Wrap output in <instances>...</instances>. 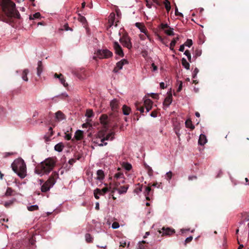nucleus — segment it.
I'll use <instances>...</instances> for the list:
<instances>
[{
	"label": "nucleus",
	"instance_id": "1",
	"mask_svg": "<svg viewBox=\"0 0 249 249\" xmlns=\"http://www.w3.org/2000/svg\"><path fill=\"white\" fill-rule=\"evenodd\" d=\"M2 11L0 12V20L12 24L13 18L19 19L20 15L16 9L15 3L10 0H3L1 3Z\"/></svg>",
	"mask_w": 249,
	"mask_h": 249
},
{
	"label": "nucleus",
	"instance_id": "2",
	"mask_svg": "<svg viewBox=\"0 0 249 249\" xmlns=\"http://www.w3.org/2000/svg\"><path fill=\"white\" fill-rule=\"evenodd\" d=\"M55 162L52 158H49L37 165L36 167L35 173L41 176L48 174L55 166Z\"/></svg>",
	"mask_w": 249,
	"mask_h": 249
},
{
	"label": "nucleus",
	"instance_id": "3",
	"mask_svg": "<svg viewBox=\"0 0 249 249\" xmlns=\"http://www.w3.org/2000/svg\"><path fill=\"white\" fill-rule=\"evenodd\" d=\"M12 170L21 178L26 176V166L22 159H18L14 161L11 165Z\"/></svg>",
	"mask_w": 249,
	"mask_h": 249
},
{
	"label": "nucleus",
	"instance_id": "4",
	"mask_svg": "<svg viewBox=\"0 0 249 249\" xmlns=\"http://www.w3.org/2000/svg\"><path fill=\"white\" fill-rule=\"evenodd\" d=\"M58 177V174L53 172L49 179L41 186V190L42 192L48 191L50 188L55 183V179Z\"/></svg>",
	"mask_w": 249,
	"mask_h": 249
},
{
	"label": "nucleus",
	"instance_id": "5",
	"mask_svg": "<svg viewBox=\"0 0 249 249\" xmlns=\"http://www.w3.org/2000/svg\"><path fill=\"white\" fill-rule=\"evenodd\" d=\"M96 55L99 59H107L113 56V53L107 49H99L97 51Z\"/></svg>",
	"mask_w": 249,
	"mask_h": 249
},
{
	"label": "nucleus",
	"instance_id": "6",
	"mask_svg": "<svg viewBox=\"0 0 249 249\" xmlns=\"http://www.w3.org/2000/svg\"><path fill=\"white\" fill-rule=\"evenodd\" d=\"M115 133L113 132L108 133L106 136H104V134L100 132L99 134V137L101 139V143L99 144V145L100 146H103V145H106L107 144V142H104L105 141L108 140H112L114 138V135Z\"/></svg>",
	"mask_w": 249,
	"mask_h": 249
},
{
	"label": "nucleus",
	"instance_id": "7",
	"mask_svg": "<svg viewBox=\"0 0 249 249\" xmlns=\"http://www.w3.org/2000/svg\"><path fill=\"white\" fill-rule=\"evenodd\" d=\"M113 47L115 50V53L116 54H118L121 57H123L124 56V53L123 49L118 42L114 41L113 42Z\"/></svg>",
	"mask_w": 249,
	"mask_h": 249
},
{
	"label": "nucleus",
	"instance_id": "8",
	"mask_svg": "<svg viewBox=\"0 0 249 249\" xmlns=\"http://www.w3.org/2000/svg\"><path fill=\"white\" fill-rule=\"evenodd\" d=\"M101 123L103 125L106 129L108 128V124L110 123L109 118L107 114H102L100 117Z\"/></svg>",
	"mask_w": 249,
	"mask_h": 249
},
{
	"label": "nucleus",
	"instance_id": "9",
	"mask_svg": "<svg viewBox=\"0 0 249 249\" xmlns=\"http://www.w3.org/2000/svg\"><path fill=\"white\" fill-rule=\"evenodd\" d=\"M128 62L126 59H123L121 61L118 62L116 63V65L115 67L114 68L113 70V72L114 73H117L118 72L119 70H121L123 68V67L124 65L128 64Z\"/></svg>",
	"mask_w": 249,
	"mask_h": 249
},
{
	"label": "nucleus",
	"instance_id": "10",
	"mask_svg": "<svg viewBox=\"0 0 249 249\" xmlns=\"http://www.w3.org/2000/svg\"><path fill=\"white\" fill-rule=\"evenodd\" d=\"M120 41L123 44L124 47H126L128 49H131L132 46L129 37H123L120 38Z\"/></svg>",
	"mask_w": 249,
	"mask_h": 249
},
{
	"label": "nucleus",
	"instance_id": "11",
	"mask_svg": "<svg viewBox=\"0 0 249 249\" xmlns=\"http://www.w3.org/2000/svg\"><path fill=\"white\" fill-rule=\"evenodd\" d=\"M160 233H162V235H171L175 232L174 229L171 228H165L163 227L161 230L159 231Z\"/></svg>",
	"mask_w": 249,
	"mask_h": 249
},
{
	"label": "nucleus",
	"instance_id": "12",
	"mask_svg": "<svg viewBox=\"0 0 249 249\" xmlns=\"http://www.w3.org/2000/svg\"><path fill=\"white\" fill-rule=\"evenodd\" d=\"M119 112L118 111H112L109 115V120L111 122L114 123L115 124H117V123L119 121Z\"/></svg>",
	"mask_w": 249,
	"mask_h": 249
},
{
	"label": "nucleus",
	"instance_id": "13",
	"mask_svg": "<svg viewBox=\"0 0 249 249\" xmlns=\"http://www.w3.org/2000/svg\"><path fill=\"white\" fill-rule=\"evenodd\" d=\"M119 102L116 99L112 100L110 103L112 111H118Z\"/></svg>",
	"mask_w": 249,
	"mask_h": 249
},
{
	"label": "nucleus",
	"instance_id": "14",
	"mask_svg": "<svg viewBox=\"0 0 249 249\" xmlns=\"http://www.w3.org/2000/svg\"><path fill=\"white\" fill-rule=\"evenodd\" d=\"M153 102L149 99H146L144 100L143 106H144L146 110V112H149L152 108Z\"/></svg>",
	"mask_w": 249,
	"mask_h": 249
},
{
	"label": "nucleus",
	"instance_id": "15",
	"mask_svg": "<svg viewBox=\"0 0 249 249\" xmlns=\"http://www.w3.org/2000/svg\"><path fill=\"white\" fill-rule=\"evenodd\" d=\"M110 189H111V183L109 184V187H106L104 188L100 189L99 188H96V192L99 193V195L103 196L108 191H109Z\"/></svg>",
	"mask_w": 249,
	"mask_h": 249
},
{
	"label": "nucleus",
	"instance_id": "16",
	"mask_svg": "<svg viewBox=\"0 0 249 249\" xmlns=\"http://www.w3.org/2000/svg\"><path fill=\"white\" fill-rule=\"evenodd\" d=\"M55 115V119L58 122L66 119V116L61 111H57Z\"/></svg>",
	"mask_w": 249,
	"mask_h": 249
},
{
	"label": "nucleus",
	"instance_id": "17",
	"mask_svg": "<svg viewBox=\"0 0 249 249\" xmlns=\"http://www.w3.org/2000/svg\"><path fill=\"white\" fill-rule=\"evenodd\" d=\"M135 107L136 108V109L138 110H139L140 111L141 114H142V115H144L143 114L144 107L143 106V105H142L141 103L139 102H136L135 104Z\"/></svg>",
	"mask_w": 249,
	"mask_h": 249
},
{
	"label": "nucleus",
	"instance_id": "18",
	"mask_svg": "<svg viewBox=\"0 0 249 249\" xmlns=\"http://www.w3.org/2000/svg\"><path fill=\"white\" fill-rule=\"evenodd\" d=\"M43 69V66L41 61H39L37 63V75L40 76Z\"/></svg>",
	"mask_w": 249,
	"mask_h": 249
},
{
	"label": "nucleus",
	"instance_id": "19",
	"mask_svg": "<svg viewBox=\"0 0 249 249\" xmlns=\"http://www.w3.org/2000/svg\"><path fill=\"white\" fill-rule=\"evenodd\" d=\"M172 102V94L169 95L167 97H166L164 101L163 105L166 106L167 107L169 106Z\"/></svg>",
	"mask_w": 249,
	"mask_h": 249
},
{
	"label": "nucleus",
	"instance_id": "20",
	"mask_svg": "<svg viewBox=\"0 0 249 249\" xmlns=\"http://www.w3.org/2000/svg\"><path fill=\"white\" fill-rule=\"evenodd\" d=\"M74 137L76 140H81L83 137V132L82 130H77L75 133Z\"/></svg>",
	"mask_w": 249,
	"mask_h": 249
},
{
	"label": "nucleus",
	"instance_id": "21",
	"mask_svg": "<svg viewBox=\"0 0 249 249\" xmlns=\"http://www.w3.org/2000/svg\"><path fill=\"white\" fill-rule=\"evenodd\" d=\"M96 174L97 175L96 178L97 179L102 180L104 178L105 174L104 171L100 169L97 170Z\"/></svg>",
	"mask_w": 249,
	"mask_h": 249
},
{
	"label": "nucleus",
	"instance_id": "22",
	"mask_svg": "<svg viewBox=\"0 0 249 249\" xmlns=\"http://www.w3.org/2000/svg\"><path fill=\"white\" fill-rule=\"evenodd\" d=\"M207 142V139L205 135L203 134H201L199 136V138L198 140V143L200 145H203Z\"/></svg>",
	"mask_w": 249,
	"mask_h": 249
},
{
	"label": "nucleus",
	"instance_id": "23",
	"mask_svg": "<svg viewBox=\"0 0 249 249\" xmlns=\"http://www.w3.org/2000/svg\"><path fill=\"white\" fill-rule=\"evenodd\" d=\"M64 147V144L62 142H59L54 146V150L56 151L60 152L62 151Z\"/></svg>",
	"mask_w": 249,
	"mask_h": 249
},
{
	"label": "nucleus",
	"instance_id": "24",
	"mask_svg": "<svg viewBox=\"0 0 249 249\" xmlns=\"http://www.w3.org/2000/svg\"><path fill=\"white\" fill-rule=\"evenodd\" d=\"M122 111L124 115H128L131 111V108L126 105H124L122 107Z\"/></svg>",
	"mask_w": 249,
	"mask_h": 249
},
{
	"label": "nucleus",
	"instance_id": "25",
	"mask_svg": "<svg viewBox=\"0 0 249 249\" xmlns=\"http://www.w3.org/2000/svg\"><path fill=\"white\" fill-rule=\"evenodd\" d=\"M128 188V185H124L123 186H121L120 188H118L117 191H118L120 194H122L125 193L127 192V190Z\"/></svg>",
	"mask_w": 249,
	"mask_h": 249
},
{
	"label": "nucleus",
	"instance_id": "26",
	"mask_svg": "<svg viewBox=\"0 0 249 249\" xmlns=\"http://www.w3.org/2000/svg\"><path fill=\"white\" fill-rule=\"evenodd\" d=\"M151 191V189L150 186H148L145 187L144 194H145V196H146V199L147 200H150L149 196H150V193Z\"/></svg>",
	"mask_w": 249,
	"mask_h": 249
},
{
	"label": "nucleus",
	"instance_id": "27",
	"mask_svg": "<svg viewBox=\"0 0 249 249\" xmlns=\"http://www.w3.org/2000/svg\"><path fill=\"white\" fill-rule=\"evenodd\" d=\"M148 244L145 241H142L141 242L139 243V248L138 249H148L147 245L145 244Z\"/></svg>",
	"mask_w": 249,
	"mask_h": 249
},
{
	"label": "nucleus",
	"instance_id": "28",
	"mask_svg": "<svg viewBox=\"0 0 249 249\" xmlns=\"http://www.w3.org/2000/svg\"><path fill=\"white\" fill-rule=\"evenodd\" d=\"M185 126L187 128H189L192 130L195 128V126L192 124V121L190 119H188L185 121Z\"/></svg>",
	"mask_w": 249,
	"mask_h": 249
},
{
	"label": "nucleus",
	"instance_id": "29",
	"mask_svg": "<svg viewBox=\"0 0 249 249\" xmlns=\"http://www.w3.org/2000/svg\"><path fill=\"white\" fill-rule=\"evenodd\" d=\"M181 63L182 66L187 70H189L190 69V64L187 61L186 59L185 58H182L181 59Z\"/></svg>",
	"mask_w": 249,
	"mask_h": 249
},
{
	"label": "nucleus",
	"instance_id": "30",
	"mask_svg": "<svg viewBox=\"0 0 249 249\" xmlns=\"http://www.w3.org/2000/svg\"><path fill=\"white\" fill-rule=\"evenodd\" d=\"M29 73V70L28 69H24L22 73V78L25 81H28V78L27 77V74Z\"/></svg>",
	"mask_w": 249,
	"mask_h": 249
},
{
	"label": "nucleus",
	"instance_id": "31",
	"mask_svg": "<svg viewBox=\"0 0 249 249\" xmlns=\"http://www.w3.org/2000/svg\"><path fill=\"white\" fill-rule=\"evenodd\" d=\"M178 39H179V37L178 36L176 38H174L173 40L171 42V43L170 44V49L171 50H172V51L174 50V48L175 46L176 45L177 41L178 40Z\"/></svg>",
	"mask_w": 249,
	"mask_h": 249
},
{
	"label": "nucleus",
	"instance_id": "32",
	"mask_svg": "<svg viewBox=\"0 0 249 249\" xmlns=\"http://www.w3.org/2000/svg\"><path fill=\"white\" fill-rule=\"evenodd\" d=\"M124 179L121 182L118 181V180L113 179V183L112 184V185H113V187H114V189L118 190V187L120 185L121 183H124Z\"/></svg>",
	"mask_w": 249,
	"mask_h": 249
},
{
	"label": "nucleus",
	"instance_id": "33",
	"mask_svg": "<svg viewBox=\"0 0 249 249\" xmlns=\"http://www.w3.org/2000/svg\"><path fill=\"white\" fill-rule=\"evenodd\" d=\"M164 4L166 11L169 12L171 9L170 2L168 0H164Z\"/></svg>",
	"mask_w": 249,
	"mask_h": 249
},
{
	"label": "nucleus",
	"instance_id": "34",
	"mask_svg": "<svg viewBox=\"0 0 249 249\" xmlns=\"http://www.w3.org/2000/svg\"><path fill=\"white\" fill-rule=\"evenodd\" d=\"M124 178V175L123 173L118 172L115 174L113 179L118 180L119 179Z\"/></svg>",
	"mask_w": 249,
	"mask_h": 249
},
{
	"label": "nucleus",
	"instance_id": "35",
	"mask_svg": "<svg viewBox=\"0 0 249 249\" xmlns=\"http://www.w3.org/2000/svg\"><path fill=\"white\" fill-rule=\"evenodd\" d=\"M135 25L137 27L139 28L142 32L145 33V29L144 28V26L140 22H137L135 24Z\"/></svg>",
	"mask_w": 249,
	"mask_h": 249
},
{
	"label": "nucleus",
	"instance_id": "36",
	"mask_svg": "<svg viewBox=\"0 0 249 249\" xmlns=\"http://www.w3.org/2000/svg\"><path fill=\"white\" fill-rule=\"evenodd\" d=\"M85 239L86 242L88 243H92L93 239L92 236L89 233H86L85 234Z\"/></svg>",
	"mask_w": 249,
	"mask_h": 249
},
{
	"label": "nucleus",
	"instance_id": "37",
	"mask_svg": "<svg viewBox=\"0 0 249 249\" xmlns=\"http://www.w3.org/2000/svg\"><path fill=\"white\" fill-rule=\"evenodd\" d=\"M41 16L40 13L36 12L35 14H33L30 16V19L32 20L34 19L39 18Z\"/></svg>",
	"mask_w": 249,
	"mask_h": 249
},
{
	"label": "nucleus",
	"instance_id": "38",
	"mask_svg": "<svg viewBox=\"0 0 249 249\" xmlns=\"http://www.w3.org/2000/svg\"><path fill=\"white\" fill-rule=\"evenodd\" d=\"M124 168L127 171H129L132 168V165L131 164L127 162L123 163Z\"/></svg>",
	"mask_w": 249,
	"mask_h": 249
},
{
	"label": "nucleus",
	"instance_id": "39",
	"mask_svg": "<svg viewBox=\"0 0 249 249\" xmlns=\"http://www.w3.org/2000/svg\"><path fill=\"white\" fill-rule=\"evenodd\" d=\"M173 30V28L169 27V29L165 30V33L169 36H173L174 35V33Z\"/></svg>",
	"mask_w": 249,
	"mask_h": 249
},
{
	"label": "nucleus",
	"instance_id": "40",
	"mask_svg": "<svg viewBox=\"0 0 249 249\" xmlns=\"http://www.w3.org/2000/svg\"><path fill=\"white\" fill-rule=\"evenodd\" d=\"M38 209V206L36 205H32L29 207H28V210L29 211H34L36 210H37Z\"/></svg>",
	"mask_w": 249,
	"mask_h": 249
},
{
	"label": "nucleus",
	"instance_id": "41",
	"mask_svg": "<svg viewBox=\"0 0 249 249\" xmlns=\"http://www.w3.org/2000/svg\"><path fill=\"white\" fill-rule=\"evenodd\" d=\"M13 193V190L12 189V188L9 187L7 189L5 195L6 196H11L12 195Z\"/></svg>",
	"mask_w": 249,
	"mask_h": 249
},
{
	"label": "nucleus",
	"instance_id": "42",
	"mask_svg": "<svg viewBox=\"0 0 249 249\" xmlns=\"http://www.w3.org/2000/svg\"><path fill=\"white\" fill-rule=\"evenodd\" d=\"M184 54L187 57L189 61L191 62V55L190 51L189 50H186L184 52Z\"/></svg>",
	"mask_w": 249,
	"mask_h": 249
},
{
	"label": "nucleus",
	"instance_id": "43",
	"mask_svg": "<svg viewBox=\"0 0 249 249\" xmlns=\"http://www.w3.org/2000/svg\"><path fill=\"white\" fill-rule=\"evenodd\" d=\"M86 116L88 118H90L93 116V112L91 109H88L86 111Z\"/></svg>",
	"mask_w": 249,
	"mask_h": 249
},
{
	"label": "nucleus",
	"instance_id": "44",
	"mask_svg": "<svg viewBox=\"0 0 249 249\" xmlns=\"http://www.w3.org/2000/svg\"><path fill=\"white\" fill-rule=\"evenodd\" d=\"M59 80L61 82V83L63 85V86L65 87H66L68 86V84L67 83H66V81L65 80V79L64 78V77H63V75H62V77H61L60 78H59Z\"/></svg>",
	"mask_w": 249,
	"mask_h": 249
},
{
	"label": "nucleus",
	"instance_id": "45",
	"mask_svg": "<svg viewBox=\"0 0 249 249\" xmlns=\"http://www.w3.org/2000/svg\"><path fill=\"white\" fill-rule=\"evenodd\" d=\"M172 175H173V174H172V172L171 171H169V172H167L166 174V179L168 180H170L172 178Z\"/></svg>",
	"mask_w": 249,
	"mask_h": 249
},
{
	"label": "nucleus",
	"instance_id": "46",
	"mask_svg": "<svg viewBox=\"0 0 249 249\" xmlns=\"http://www.w3.org/2000/svg\"><path fill=\"white\" fill-rule=\"evenodd\" d=\"M193 44V41L191 39H188L185 42L184 45L188 46L189 47H191Z\"/></svg>",
	"mask_w": 249,
	"mask_h": 249
},
{
	"label": "nucleus",
	"instance_id": "47",
	"mask_svg": "<svg viewBox=\"0 0 249 249\" xmlns=\"http://www.w3.org/2000/svg\"><path fill=\"white\" fill-rule=\"evenodd\" d=\"M198 72H199V70L197 68H196L193 71V76H192L193 78L195 79L196 78V75Z\"/></svg>",
	"mask_w": 249,
	"mask_h": 249
},
{
	"label": "nucleus",
	"instance_id": "48",
	"mask_svg": "<svg viewBox=\"0 0 249 249\" xmlns=\"http://www.w3.org/2000/svg\"><path fill=\"white\" fill-rule=\"evenodd\" d=\"M13 203V200H10L9 201L5 202L4 203V206L5 207L8 208L10 206H11Z\"/></svg>",
	"mask_w": 249,
	"mask_h": 249
},
{
	"label": "nucleus",
	"instance_id": "49",
	"mask_svg": "<svg viewBox=\"0 0 249 249\" xmlns=\"http://www.w3.org/2000/svg\"><path fill=\"white\" fill-rule=\"evenodd\" d=\"M119 227V224L118 222H113L112 224V228L114 229H117Z\"/></svg>",
	"mask_w": 249,
	"mask_h": 249
},
{
	"label": "nucleus",
	"instance_id": "50",
	"mask_svg": "<svg viewBox=\"0 0 249 249\" xmlns=\"http://www.w3.org/2000/svg\"><path fill=\"white\" fill-rule=\"evenodd\" d=\"M192 239H193V237L192 236H190L189 237H187L185 241V245H186V244L189 243L190 242H191Z\"/></svg>",
	"mask_w": 249,
	"mask_h": 249
},
{
	"label": "nucleus",
	"instance_id": "51",
	"mask_svg": "<svg viewBox=\"0 0 249 249\" xmlns=\"http://www.w3.org/2000/svg\"><path fill=\"white\" fill-rule=\"evenodd\" d=\"M161 29L164 30L166 28H169V26L167 24L161 23L160 25Z\"/></svg>",
	"mask_w": 249,
	"mask_h": 249
},
{
	"label": "nucleus",
	"instance_id": "52",
	"mask_svg": "<svg viewBox=\"0 0 249 249\" xmlns=\"http://www.w3.org/2000/svg\"><path fill=\"white\" fill-rule=\"evenodd\" d=\"M88 127H91L92 125L90 124L89 123H86L82 124L83 128H87Z\"/></svg>",
	"mask_w": 249,
	"mask_h": 249
},
{
	"label": "nucleus",
	"instance_id": "53",
	"mask_svg": "<svg viewBox=\"0 0 249 249\" xmlns=\"http://www.w3.org/2000/svg\"><path fill=\"white\" fill-rule=\"evenodd\" d=\"M175 15L176 16H180V17H183V14L181 13H179L178 11V8L176 7V10H175Z\"/></svg>",
	"mask_w": 249,
	"mask_h": 249
},
{
	"label": "nucleus",
	"instance_id": "54",
	"mask_svg": "<svg viewBox=\"0 0 249 249\" xmlns=\"http://www.w3.org/2000/svg\"><path fill=\"white\" fill-rule=\"evenodd\" d=\"M150 116L152 117H156L157 116V111L156 110L152 111Z\"/></svg>",
	"mask_w": 249,
	"mask_h": 249
},
{
	"label": "nucleus",
	"instance_id": "55",
	"mask_svg": "<svg viewBox=\"0 0 249 249\" xmlns=\"http://www.w3.org/2000/svg\"><path fill=\"white\" fill-rule=\"evenodd\" d=\"M99 193H97L96 192V189L95 190H94V196L95 197V198L96 199H98L99 198Z\"/></svg>",
	"mask_w": 249,
	"mask_h": 249
},
{
	"label": "nucleus",
	"instance_id": "56",
	"mask_svg": "<svg viewBox=\"0 0 249 249\" xmlns=\"http://www.w3.org/2000/svg\"><path fill=\"white\" fill-rule=\"evenodd\" d=\"M71 136L70 134L65 133V138L67 140H70L71 139Z\"/></svg>",
	"mask_w": 249,
	"mask_h": 249
},
{
	"label": "nucleus",
	"instance_id": "57",
	"mask_svg": "<svg viewBox=\"0 0 249 249\" xmlns=\"http://www.w3.org/2000/svg\"><path fill=\"white\" fill-rule=\"evenodd\" d=\"M145 0V2H146V6H147L148 8H151L152 4H151V3H150V2H149L150 0Z\"/></svg>",
	"mask_w": 249,
	"mask_h": 249
},
{
	"label": "nucleus",
	"instance_id": "58",
	"mask_svg": "<svg viewBox=\"0 0 249 249\" xmlns=\"http://www.w3.org/2000/svg\"><path fill=\"white\" fill-rule=\"evenodd\" d=\"M148 174L151 176L153 175V170L152 169V168L150 167H148Z\"/></svg>",
	"mask_w": 249,
	"mask_h": 249
},
{
	"label": "nucleus",
	"instance_id": "59",
	"mask_svg": "<svg viewBox=\"0 0 249 249\" xmlns=\"http://www.w3.org/2000/svg\"><path fill=\"white\" fill-rule=\"evenodd\" d=\"M182 82L181 81H180L179 85L177 89V92H180L182 89Z\"/></svg>",
	"mask_w": 249,
	"mask_h": 249
},
{
	"label": "nucleus",
	"instance_id": "60",
	"mask_svg": "<svg viewBox=\"0 0 249 249\" xmlns=\"http://www.w3.org/2000/svg\"><path fill=\"white\" fill-rule=\"evenodd\" d=\"M4 113H5V108L0 106V115Z\"/></svg>",
	"mask_w": 249,
	"mask_h": 249
},
{
	"label": "nucleus",
	"instance_id": "61",
	"mask_svg": "<svg viewBox=\"0 0 249 249\" xmlns=\"http://www.w3.org/2000/svg\"><path fill=\"white\" fill-rule=\"evenodd\" d=\"M197 179V177L196 176H189L188 177V179L189 180H193L194 179Z\"/></svg>",
	"mask_w": 249,
	"mask_h": 249
},
{
	"label": "nucleus",
	"instance_id": "62",
	"mask_svg": "<svg viewBox=\"0 0 249 249\" xmlns=\"http://www.w3.org/2000/svg\"><path fill=\"white\" fill-rule=\"evenodd\" d=\"M76 160L74 159H71L69 161V163L71 165H72L74 162H75Z\"/></svg>",
	"mask_w": 249,
	"mask_h": 249
},
{
	"label": "nucleus",
	"instance_id": "63",
	"mask_svg": "<svg viewBox=\"0 0 249 249\" xmlns=\"http://www.w3.org/2000/svg\"><path fill=\"white\" fill-rule=\"evenodd\" d=\"M142 186L139 187V188H137L136 189H135V191L137 193H138L139 192L142 191Z\"/></svg>",
	"mask_w": 249,
	"mask_h": 249
},
{
	"label": "nucleus",
	"instance_id": "64",
	"mask_svg": "<svg viewBox=\"0 0 249 249\" xmlns=\"http://www.w3.org/2000/svg\"><path fill=\"white\" fill-rule=\"evenodd\" d=\"M29 243L32 245H34L35 243V240L33 239V237H32L29 239Z\"/></svg>",
	"mask_w": 249,
	"mask_h": 249
}]
</instances>
